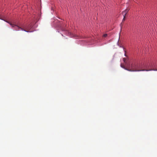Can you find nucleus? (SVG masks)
I'll return each mask as SVG.
<instances>
[{"label": "nucleus", "instance_id": "1", "mask_svg": "<svg viewBox=\"0 0 157 157\" xmlns=\"http://www.w3.org/2000/svg\"><path fill=\"white\" fill-rule=\"evenodd\" d=\"M142 65V63H139V65L136 64L132 63L130 67H129L130 70L131 71H148V70L145 69H140L141 68Z\"/></svg>", "mask_w": 157, "mask_h": 157}, {"label": "nucleus", "instance_id": "2", "mask_svg": "<svg viewBox=\"0 0 157 157\" xmlns=\"http://www.w3.org/2000/svg\"><path fill=\"white\" fill-rule=\"evenodd\" d=\"M19 28L21 29L23 31H24L27 32H32V31H29V30L31 29L32 27L31 25H29L28 27H25L22 26V27H20L19 26H17Z\"/></svg>", "mask_w": 157, "mask_h": 157}, {"label": "nucleus", "instance_id": "3", "mask_svg": "<svg viewBox=\"0 0 157 157\" xmlns=\"http://www.w3.org/2000/svg\"><path fill=\"white\" fill-rule=\"evenodd\" d=\"M6 22H7L9 23L10 24V25L11 26L13 27H14L15 26H16L17 27V28H15V30H19V29H20V28H19L17 26H17L16 25H15L14 24H12V23H10L9 22L7 21H5Z\"/></svg>", "mask_w": 157, "mask_h": 157}, {"label": "nucleus", "instance_id": "4", "mask_svg": "<svg viewBox=\"0 0 157 157\" xmlns=\"http://www.w3.org/2000/svg\"><path fill=\"white\" fill-rule=\"evenodd\" d=\"M129 10V9L127 8L125 10H124V11H123L122 12V14L123 15V16H125L128 13Z\"/></svg>", "mask_w": 157, "mask_h": 157}, {"label": "nucleus", "instance_id": "5", "mask_svg": "<svg viewBox=\"0 0 157 157\" xmlns=\"http://www.w3.org/2000/svg\"><path fill=\"white\" fill-rule=\"evenodd\" d=\"M121 67L123 68L124 69L126 70H127L128 71H131V70H130V69H129V67H128V68H127L124 65L122 64H121Z\"/></svg>", "mask_w": 157, "mask_h": 157}, {"label": "nucleus", "instance_id": "6", "mask_svg": "<svg viewBox=\"0 0 157 157\" xmlns=\"http://www.w3.org/2000/svg\"><path fill=\"white\" fill-rule=\"evenodd\" d=\"M125 64L126 65V68H128V67H130L131 66H130V63H125Z\"/></svg>", "mask_w": 157, "mask_h": 157}, {"label": "nucleus", "instance_id": "7", "mask_svg": "<svg viewBox=\"0 0 157 157\" xmlns=\"http://www.w3.org/2000/svg\"><path fill=\"white\" fill-rule=\"evenodd\" d=\"M126 58H123V61L125 63H127V62H126Z\"/></svg>", "mask_w": 157, "mask_h": 157}, {"label": "nucleus", "instance_id": "8", "mask_svg": "<svg viewBox=\"0 0 157 157\" xmlns=\"http://www.w3.org/2000/svg\"><path fill=\"white\" fill-rule=\"evenodd\" d=\"M66 33L67 35H71V33L70 32H69L68 31H67Z\"/></svg>", "mask_w": 157, "mask_h": 157}, {"label": "nucleus", "instance_id": "9", "mask_svg": "<svg viewBox=\"0 0 157 157\" xmlns=\"http://www.w3.org/2000/svg\"><path fill=\"white\" fill-rule=\"evenodd\" d=\"M125 16H124V18L123 19V20H122V23L125 21Z\"/></svg>", "mask_w": 157, "mask_h": 157}, {"label": "nucleus", "instance_id": "10", "mask_svg": "<svg viewBox=\"0 0 157 157\" xmlns=\"http://www.w3.org/2000/svg\"><path fill=\"white\" fill-rule=\"evenodd\" d=\"M107 34H104L103 35V37H105L107 36Z\"/></svg>", "mask_w": 157, "mask_h": 157}, {"label": "nucleus", "instance_id": "11", "mask_svg": "<svg viewBox=\"0 0 157 157\" xmlns=\"http://www.w3.org/2000/svg\"><path fill=\"white\" fill-rule=\"evenodd\" d=\"M156 67H157V66ZM156 70V71H157V70Z\"/></svg>", "mask_w": 157, "mask_h": 157}]
</instances>
